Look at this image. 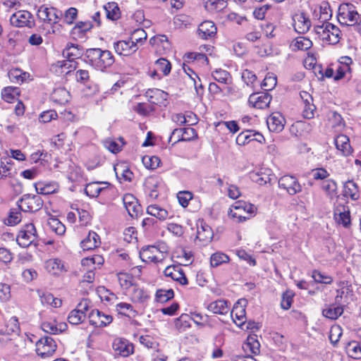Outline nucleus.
I'll return each instance as SVG.
<instances>
[{
  "label": "nucleus",
  "instance_id": "nucleus-1",
  "mask_svg": "<svg viewBox=\"0 0 361 361\" xmlns=\"http://www.w3.org/2000/svg\"><path fill=\"white\" fill-rule=\"evenodd\" d=\"M169 255V248L164 243L144 245L139 251L140 259L147 264H163L168 259Z\"/></svg>",
  "mask_w": 361,
  "mask_h": 361
},
{
  "label": "nucleus",
  "instance_id": "nucleus-2",
  "mask_svg": "<svg viewBox=\"0 0 361 361\" xmlns=\"http://www.w3.org/2000/svg\"><path fill=\"white\" fill-rule=\"evenodd\" d=\"M257 210L255 204L244 200H238L231 206L228 215L235 223H242L254 216Z\"/></svg>",
  "mask_w": 361,
  "mask_h": 361
},
{
  "label": "nucleus",
  "instance_id": "nucleus-3",
  "mask_svg": "<svg viewBox=\"0 0 361 361\" xmlns=\"http://www.w3.org/2000/svg\"><path fill=\"white\" fill-rule=\"evenodd\" d=\"M314 32L319 39L327 44L335 45L342 39V32L340 28L331 23H322L314 26Z\"/></svg>",
  "mask_w": 361,
  "mask_h": 361
},
{
  "label": "nucleus",
  "instance_id": "nucleus-4",
  "mask_svg": "<svg viewBox=\"0 0 361 361\" xmlns=\"http://www.w3.org/2000/svg\"><path fill=\"white\" fill-rule=\"evenodd\" d=\"M337 18L341 24L351 25L357 23L360 15L353 4L343 2L338 6Z\"/></svg>",
  "mask_w": 361,
  "mask_h": 361
},
{
  "label": "nucleus",
  "instance_id": "nucleus-5",
  "mask_svg": "<svg viewBox=\"0 0 361 361\" xmlns=\"http://www.w3.org/2000/svg\"><path fill=\"white\" fill-rule=\"evenodd\" d=\"M163 274L166 279H169L180 286L185 287L189 284L186 273L180 264L167 266L164 269Z\"/></svg>",
  "mask_w": 361,
  "mask_h": 361
},
{
  "label": "nucleus",
  "instance_id": "nucleus-6",
  "mask_svg": "<svg viewBox=\"0 0 361 361\" xmlns=\"http://www.w3.org/2000/svg\"><path fill=\"white\" fill-rule=\"evenodd\" d=\"M44 204L42 197L37 195L25 194L18 201V208L24 212L35 213L39 211Z\"/></svg>",
  "mask_w": 361,
  "mask_h": 361
},
{
  "label": "nucleus",
  "instance_id": "nucleus-7",
  "mask_svg": "<svg viewBox=\"0 0 361 361\" xmlns=\"http://www.w3.org/2000/svg\"><path fill=\"white\" fill-rule=\"evenodd\" d=\"M38 235L35 226L32 223H28L23 226L16 236V242L21 247H27L37 239Z\"/></svg>",
  "mask_w": 361,
  "mask_h": 361
},
{
  "label": "nucleus",
  "instance_id": "nucleus-8",
  "mask_svg": "<svg viewBox=\"0 0 361 361\" xmlns=\"http://www.w3.org/2000/svg\"><path fill=\"white\" fill-rule=\"evenodd\" d=\"M90 307V300L82 298L77 305L76 307L71 310L67 320L71 325H78L82 324L86 319L87 312Z\"/></svg>",
  "mask_w": 361,
  "mask_h": 361
},
{
  "label": "nucleus",
  "instance_id": "nucleus-9",
  "mask_svg": "<svg viewBox=\"0 0 361 361\" xmlns=\"http://www.w3.org/2000/svg\"><path fill=\"white\" fill-rule=\"evenodd\" d=\"M56 341L50 336H44L40 338L35 344V351L42 358L51 357L56 350Z\"/></svg>",
  "mask_w": 361,
  "mask_h": 361
},
{
  "label": "nucleus",
  "instance_id": "nucleus-10",
  "mask_svg": "<svg viewBox=\"0 0 361 361\" xmlns=\"http://www.w3.org/2000/svg\"><path fill=\"white\" fill-rule=\"evenodd\" d=\"M212 47L209 45H203L200 47V52H187L183 56V59L188 64L192 66H204L209 64V59L207 55L203 53V51H209Z\"/></svg>",
  "mask_w": 361,
  "mask_h": 361
},
{
  "label": "nucleus",
  "instance_id": "nucleus-11",
  "mask_svg": "<svg viewBox=\"0 0 361 361\" xmlns=\"http://www.w3.org/2000/svg\"><path fill=\"white\" fill-rule=\"evenodd\" d=\"M292 25L294 30L300 34L307 33L312 27V21L306 11H298L292 16Z\"/></svg>",
  "mask_w": 361,
  "mask_h": 361
},
{
  "label": "nucleus",
  "instance_id": "nucleus-12",
  "mask_svg": "<svg viewBox=\"0 0 361 361\" xmlns=\"http://www.w3.org/2000/svg\"><path fill=\"white\" fill-rule=\"evenodd\" d=\"M280 189L285 190L290 195H295L302 190V186L298 179L291 175H284L278 180Z\"/></svg>",
  "mask_w": 361,
  "mask_h": 361
},
{
  "label": "nucleus",
  "instance_id": "nucleus-13",
  "mask_svg": "<svg viewBox=\"0 0 361 361\" xmlns=\"http://www.w3.org/2000/svg\"><path fill=\"white\" fill-rule=\"evenodd\" d=\"M20 331V324L16 317H11L0 324V343H5L10 340L9 336L13 334H18Z\"/></svg>",
  "mask_w": 361,
  "mask_h": 361
},
{
  "label": "nucleus",
  "instance_id": "nucleus-14",
  "mask_svg": "<svg viewBox=\"0 0 361 361\" xmlns=\"http://www.w3.org/2000/svg\"><path fill=\"white\" fill-rule=\"evenodd\" d=\"M44 267L49 274L54 276H63L68 271V267L65 262L57 257L47 259Z\"/></svg>",
  "mask_w": 361,
  "mask_h": 361
},
{
  "label": "nucleus",
  "instance_id": "nucleus-15",
  "mask_svg": "<svg viewBox=\"0 0 361 361\" xmlns=\"http://www.w3.org/2000/svg\"><path fill=\"white\" fill-rule=\"evenodd\" d=\"M123 207L128 215L133 219H137L142 214V208L137 199L132 194H125L122 197Z\"/></svg>",
  "mask_w": 361,
  "mask_h": 361
},
{
  "label": "nucleus",
  "instance_id": "nucleus-16",
  "mask_svg": "<svg viewBox=\"0 0 361 361\" xmlns=\"http://www.w3.org/2000/svg\"><path fill=\"white\" fill-rule=\"evenodd\" d=\"M334 218L336 224L344 228H349L351 224L350 211L346 204L338 203L334 209Z\"/></svg>",
  "mask_w": 361,
  "mask_h": 361
},
{
  "label": "nucleus",
  "instance_id": "nucleus-17",
  "mask_svg": "<svg viewBox=\"0 0 361 361\" xmlns=\"http://www.w3.org/2000/svg\"><path fill=\"white\" fill-rule=\"evenodd\" d=\"M149 43L157 56H164L171 49V44L165 35H157L150 38Z\"/></svg>",
  "mask_w": 361,
  "mask_h": 361
},
{
  "label": "nucleus",
  "instance_id": "nucleus-18",
  "mask_svg": "<svg viewBox=\"0 0 361 361\" xmlns=\"http://www.w3.org/2000/svg\"><path fill=\"white\" fill-rule=\"evenodd\" d=\"M65 322H58L56 318L51 315H47L41 324L42 329L50 334H59L67 329Z\"/></svg>",
  "mask_w": 361,
  "mask_h": 361
},
{
  "label": "nucleus",
  "instance_id": "nucleus-19",
  "mask_svg": "<svg viewBox=\"0 0 361 361\" xmlns=\"http://www.w3.org/2000/svg\"><path fill=\"white\" fill-rule=\"evenodd\" d=\"M252 141L262 144L265 142V138L262 133L252 130H243L235 138V143L239 146H245Z\"/></svg>",
  "mask_w": 361,
  "mask_h": 361
},
{
  "label": "nucleus",
  "instance_id": "nucleus-20",
  "mask_svg": "<svg viewBox=\"0 0 361 361\" xmlns=\"http://www.w3.org/2000/svg\"><path fill=\"white\" fill-rule=\"evenodd\" d=\"M196 226V239L199 240L202 245H207L212 241L214 237L212 228L205 222L204 219H198Z\"/></svg>",
  "mask_w": 361,
  "mask_h": 361
},
{
  "label": "nucleus",
  "instance_id": "nucleus-21",
  "mask_svg": "<svg viewBox=\"0 0 361 361\" xmlns=\"http://www.w3.org/2000/svg\"><path fill=\"white\" fill-rule=\"evenodd\" d=\"M272 99L268 92L252 93L248 98L249 106L258 109H265L269 106Z\"/></svg>",
  "mask_w": 361,
  "mask_h": 361
},
{
  "label": "nucleus",
  "instance_id": "nucleus-22",
  "mask_svg": "<svg viewBox=\"0 0 361 361\" xmlns=\"http://www.w3.org/2000/svg\"><path fill=\"white\" fill-rule=\"evenodd\" d=\"M174 139L172 145L180 141H191L198 137L197 133L195 128H184L180 129H174L169 137V142Z\"/></svg>",
  "mask_w": 361,
  "mask_h": 361
},
{
  "label": "nucleus",
  "instance_id": "nucleus-23",
  "mask_svg": "<svg viewBox=\"0 0 361 361\" xmlns=\"http://www.w3.org/2000/svg\"><path fill=\"white\" fill-rule=\"evenodd\" d=\"M90 324L94 327H104L113 321V317L110 314H106L97 309L91 310L88 315Z\"/></svg>",
  "mask_w": 361,
  "mask_h": 361
},
{
  "label": "nucleus",
  "instance_id": "nucleus-24",
  "mask_svg": "<svg viewBox=\"0 0 361 361\" xmlns=\"http://www.w3.org/2000/svg\"><path fill=\"white\" fill-rule=\"evenodd\" d=\"M114 264L118 269L124 271L130 269L133 264L129 251L126 249H116L114 251Z\"/></svg>",
  "mask_w": 361,
  "mask_h": 361
},
{
  "label": "nucleus",
  "instance_id": "nucleus-25",
  "mask_svg": "<svg viewBox=\"0 0 361 361\" xmlns=\"http://www.w3.org/2000/svg\"><path fill=\"white\" fill-rule=\"evenodd\" d=\"M128 297L130 301L134 303L143 304L149 300L151 295L147 289L136 283L131 288Z\"/></svg>",
  "mask_w": 361,
  "mask_h": 361
},
{
  "label": "nucleus",
  "instance_id": "nucleus-26",
  "mask_svg": "<svg viewBox=\"0 0 361 361\" xmlns=\"http://www.w3.org/2000/svg\"><path fill=\"white\" fill-rule=\"evenodd\" d=\"M246 305H243L240 300L235 302L231 311V317L233 322L240 329H243L246 322Z\"/></svg>",
  "mask_w": 361,
  "mask_h": 361
},
{
  "label": "nucleus",
  "instance_id": "nucleus-27",
  "mask_svg": "<svg viewBox=\"0 0 361 361\" xmlns=\"http://www.w3.org/2000/svg\"><path fill=\"white\" fill-rule=\"evenodd\" d=\"M35 188L39 195H52L59 192L60 185L56 181L39 180L34 184Z\"/></svg>",
  "mask_w": 361,
  "mask_h": 361
},
{
  "label": "nucleus",
  "instance_id": "nucleus-28",
  "mask_svg": "<svg viewBox=\"0 0 361 361\" xmlns=\"http://www.w3.org/2000/svg\"><path fill=\"white\" fill-rule=\"evenodd\" d=\"M312 14L314 18L318 19L322 23H329V20L332 16V12L328 1H324L320 6L311 7Z\"/></svg>",
  "mask_w": 361,
  "mask_h": 361
},
{
  "label": "nucleus",
  "instance_id": "nucleus-29",
  "mask_svg": "<svg viewBox=\"0 0 361 361\" xmlns=\"http://www.w3.org/2000/svg\"><path fill=\"white\" fill-rule=\"evenodd\" d=\"M101 238L99 235L93 231H90L80 243V247L83 251H91L99 247L101 245Z\"/></svg>",
  "mask_w": 361,
  "mask_h": 361
},
{
  "label": "nucleus",
  "instance_id": "nucleus-30",
  "mask_svg": "<svg viewBox=\"0 0 361 361\" xmlns=\"http://www.w3.org/2000/svg\"><path fill=\"white\" fill-rule=\"evenodd\" d=\"M37 15L39 20L49 24H55L59 20L56 9L54 7H47L44 5L41 6L38 8Z\"/></svg>",
  "mask_w": 361,
  "mask_h": 361
},
{
  "label": "nucleus",
  "instance_id": "nucleus-31",
  "mask_svg": "<svg viewBox=\"0 0 361 361\" xmlns=\"http://www.w3.org/2000/svg\"><path fill=\"white\" fill-rule=\"evenodd\" d=\"M78 62L69 59L59 61L52 64V70L56 74L68 75L78 67Z\"/></svg>",
  "mask_w": 361,
  "mask_h": 361
},
{
  "label": "nucleus",
  "instance_id": "nucleus-32",
  "mask_svg": "<svg viewBox=\"0 0 361 361\" xmlns=\"http://www.w3.org/2000/svg\"><path fill=\"white\" fill-rule=\"evenodd\" d=\"M286 120L279 112L272 113L267 120V124L269 130L271 132H281L285 126Z\"/></svg>",
  "mask_w": 361,
  "mask_h": 361
},
{
  "label": "nucleus",
  "instance_id": "nucleus-33",
  "mask_svg": "<svg viewBox=\"0 0 361 361\" xmlns=\"http://www.w3.org/2000/svg\"><path fill=\"white\" fill-rule=\"evenodd\" d=\"M93 212L90 206L86 204H82L78 206V219L79 226L87 227L92 224Z\"/></svg>",
  "mask_w": 361,
  "mask_h": 361
},
{
  "label": "nucleus",
  "instance_id": "nucleus-34",
  "mask_svg": "<svg viewBox=\"0 0 361 361\" xmlns=\"http://www.w3.org/2000/svg\"><path fill=\"white\" fill-rule=\"evenodd\" d=\"M230 302L225 299H217L207 306V310L214 314L226 315L230 310Z\"/></svg>",
  "mask_w": 361,
  "mask_h": 361
},
{
  "label": "nucleus",
  "instance_id": "nucleus-35",
  "mask_svg": "<svg viewBox=\"0 0 361 361\" xmlns=\"http://www.w3.org/2000/svg\"><path fill=\"white\" fill-rule=\"evenodd\" d=\"M146 97L148 99V102L152 105L166 106L168 94L159 89H152L147 91Z\"/></svg>",
  "mask_w": 361,
  "mask_h": 361
},
{
  "label": "nucleus",
  "instance_id": "nucleus-36",
  "mask_svg": "<svg viewBox=\"0 0 361 361\" xmlns=\"http://www.w3.org/2000/svg\"><path fill=\"white\" fill-rule=\"evenodd\" d=\"M217 28L214 22L204 20L200 24L197 34L203 39H210L216 35Z\"/></svg>",
  "mask_w": 361,
  "mask_h": 361
},
{
  "label": "nucleus",
  "instance_id": "nucleus-37",
  "mask_svg": "<svg viewBox=\"0 0 361 361\" xmlns=\"http://www.w3.org/2000/svg\"><path fill=\"white\" fill-rule=\"evenodd\" d=\"M338 289L334 300L336 304H341L343 298H347L349 295H353L352 286L348 281H340L336 283Z\"/></svg>",
  "mask_w": 361,
  "mask_h": 361
},
{
  "label": "nucleus",
  "instance_id": "nucleus-38",
  "mask_svg": "<svg viewBox=\"0 0 361 361\" xmlns=\"http://www.w3.org/2000/svg\"><path fill=\"white\" fill-rule=\"evenodd\" d=\"M334 143L337 150L340 152L341 155L348 157L352 154L353 149L348 136L343 134L337 135L334 140Z\"/></svg>",
  "mask_w": 361,
  "mask_h": 361
},
{
  "label": "nucleus",
  "instance_id": "nucleus-39",
  "mask_svg": "<svg viewBox=\"0 0 361 361\" xmlns=\"http://www.w3.org/2000/svg\"><path fill=\"white\" fill-rule=\"evenodd\" d=\"M32 14L27 11H18L10 18L11 23L18 27L29 26Z\"/></svg>",
  "mask_w": 361,
  "mask_h": 361
},
{
  "label": "nucleus",
  "instance_id": "nucleus-40",
  "mask_svg": "<svg viewBox=\"0 0 361 361\" xmlns=\"http://www.w3.org/2000/svg\"><path fill=\"white\" fill-rule=\"evenodd\" d=\"M137 49V46L133 42L128 40H120L114 43V50L118 55L130 56Z\"/></svg>",
  "mask_w": 361,
  "mask_h": 361
},
{
  "label": "nucleus",
  "instance_id": "nucleus-41",
  "mask_svg": "<svg viewBox=\"0 0 361 361\" xmlns=\"http://www.w3.org/2000/svg\"><path fill=\"white\" fill-rule=\"evenodd\" d=\"M112 65L113 56L111 55V51L109 50H104L102 51L101 56L99 57V59L94 67L101 71L108 72L111 71Z\"/></svg>",
  "mask_w": 361,
  "mask_h": 361
},
{
  "label": "nucleus",
  "instance_id": "nucleus-42",
  "mask_svg": "<svg viewBox=\"0 0 361 361\" xmlns=\"http://www.w3.org/2000/svg\"><path fill=\"white\" fill-rule=\"evenodd\" d=\"M10 81L13 83L21 85L30 80V74L19 68H12L8 72Z\"/></svg>",
  "mask_w": 361,
  "mask_h": 361
},
{
  "label": "nucleus",
  "instance_id": "nucleus-43",
  "mask_svg": "<svg viewBox=\"0 0 361 361\" xmlns=\"http://www.w3.org/2000/svg\"><path fill=\"white\" fill-rule=\"evenodd\" d=\"M20 93L21 91L19 87L7 86L2 89L1 97L4 102L12 104L19 99Z\"/></svg>",
  "mask_w": 361,
  "mask_h": 361
},
{
  "label": "nucleus",
  "instance_id": "nucleus-44",
  "mask_svg": "<svg viewBox=\"0 0 361 361\" xmlns=\"http://www.w3.org/2000/svg\"><path fill=\"white\" fill-rule=\"evenodd\" d=\"M154 69L151 73V76L154 78L155 75H159L161 73L163 75H168L171 70V64L169 61L164 57H160L155 61Z\"/></svg>",
  "mask_w": 361,
  "mask_h": 361
},
{
  "label": "nucleus",
  "instance_id": "nucleus-45",
  "mask_svg": "<svg viewBox=\"0 0 361 361\" xmlns=\"http://www.w3.org/2000/svg\"><path fill=\"white\" fill-rule=\"evenodd\" d=\"M313 45L312 40L305 36H298L294 38L290 47L293 51H307Z\"/></svg>",
  "mask_w": 361,
  "mask_h": 361
},
{
  "label": "nucleus",
  "instance_id": "nucleus-46",
  "mask_svg": "<svg viewBox=\"0 0 361 361\" xmlns=\"http://www.w3.org/2000/svg\"><path fill=\"white\" fill-rule=\"evenodd\" d=\"M116 345L114 350L121 357H126L134 353V345L127 339L120 338Z\"/></svg>",
  "mask_w": 361,
  "mask_h": 361
},
{
  "label": "nucleus",
  "instance_id": "nucleus-47",
  "mask_svg": "<svg viewBox=\"0 0 361 361\" xmlns=\"http://www.w3.org/2000/svg\"><path fill=\"white\" fill-rule=\"evenodd\" d=\"M343 313V307L341 304H330L323 309L324 317L331 320L337 319Z\"/></svg>",
  "mask_w": 361,
  "mask_h": 361
},
{
  "label": "nucleus",
  "instance_id": "nucleus-48",
  "mask_svg": "<svg viewBox=\"0 0 361 361\" xmlns=\"http://www.w3.org/2000/svg\"><path fill=\"white\" fill-rule=\"evenodd\" d=\"M114 173L118 181L121 183L130 182L134 177L133 173L126 166H114Z\"/></svg>",
  "mask_w": 361,
  "mask_h": 361
},
{
  "label": "nucleus",
  "instance_id": "nucleus-49",
  "mask_svg": "<svg viewBox=\"0 0 361 361\" xmlns=\"http://www.w3.org/2000/svg\"><path fill=\"white\" fill-rule=\"evenodd\" d=\"M128 22L126 23L124 30L126 32H131L135 27H139L145 20L144 11L142 10H137L131 16L130 19L126 20Z\"/></svg>",
  "mask_w": 361,
  "mask_h": 361
},
{
  "label": "nucleus",
  "instance_id": "nucleus-50",
  "mask_svg": "<svg viewBox=\"0 0 361 361\" xmlns=\"http://www.w3.org/2000/svg\"><path fill=\"white\" fill-rule=\"evenodd\" d=\"M343 195L353 200H357L360 197L358 185L353 180H348L343 184Z\"/></svg>",
  "mask_w": 361,
  "mask_h": 361
},
{
  "label": "nucleus",
  "instance_id": "nucleus-51",
  "mask_svg": "<svg viewBox=\"0 0 361 361\" xmlns=\"http://www.w3.org/2000/svg\"><path fill=\"white\" fill-rule=\"evenodd\" d=\"M92 27L91 22H79L71 30V35L75 39H84L87 32Z\"/></svg>",
  "mask_w": 361,
  "mask_h": 361
},
{
  "label": "nucleus",
  "instance_id": "nucleus-52",
  "mask_svg": "<svg viewBox=\"0 0 361 361\" xmlns=\"http://www.w3.org/2000/svg\"><path fill=\"white\" fill-rule=\"evenodd\" d=\"M82 55V49L78 44L73 43L67 44L66 48L63 50V56L67 59L75 61Z\"/></svg>",
  "mask_w": 361,
  "mask_h": 361
},
{
  "label": "nucleus",
  "instance_id": "nucleus-53",
  "mask_svg": "<svg viewBox=\"0 0 361 361\" xmlns=\"http://www.w3.org/2000/svg\"><path fill=\"white\" fill-rule=\"evenodd\" d=\"M146 212L147 214L154 216L160 221H165L169 217L168 211L156 204L147 206Z\"/></svg>",
  "mask_w": 361,
  "mask_h": 361
},
{
  "label": "nucleus",
  "instance_id": "nucleus-54",
  "mask_svg": "<svg viewBox=\"0 0 361 361\" xmlns=\"http://www.w3.org/2000/svg\"><path fill=\"white\" fill-rule=\"evenodd\" d=\"M117 277L121 288L124 290L132 288L136 284L133 276L130 274L119 271L117 274Z\"/></svg>",
  "mask_w": 361,
  "mask_h": 361
},
{
  "label": "nucleus",
  "instance_id": "nucleus-55",
  "mask_svg": "<svg viewBox=\"0 0 361 361\" xmlns=\"http://www.w3.org/2000/svg\"><path fill=\"white\" fill-rule=\"evenodd\" d=\"M51 98L53 102L62 105L69 101L70 94L65 88L59 87L53 91Z\"/></svg>",
  "mask_w": 361,
  "mask_h": 361
},
{
  "label": "nucleus",
  "instance_id": "nucleus-56",
  "mask_svg": "<svg viewBox=\"0 0 361 361\" xmlns=\"http://www.w3.org/2000/svg\"><path fill=\"white\" fill-rule=\"evenodd\" d=\"M245 352L250 353L252 355H257L260 353V343L255 338V336H249L243 345Z\"/></svg>",
  "mask_w": 361,
  "mask_h": 361
},
{
  "label": "nucleus",
  "instance_id": "nucleus-57",
  "mask_svg": "<svg viewBox=\"0 0 361 361\" xmlns=\"http://www.w3.org/2000/svg\"><path fill=\"white\" fill-rule=\"evenodd\" d=\"M47 225L51 231L58 235H63L66 233L65 225L57 218L51 216L48 219Z\"/></svg>",
  "mask_w": 361,
  "mask_h": 361
},
{
  "label": "nucleus",
  "instance_id": "nucleus-58",
  "mask_svg": "<svg viewBox=\"0 0 361 361\" xmlns=\"http://www.w3.org/2000/svg\"><path fill=\"white\" fill-rule=\"evenodd\" d=\"M345 352L347 355L355 360H358L361 358V346L360 344L356 341H349L345 347Z\"/></svg>",
  "mask_w": 361,
  "mask_h": 361
},
{
  "label": "nucleus",
  "instance_id": "nucleus-59",
  "mask_svg": "<svg viewBox=\"0 0 361 361\" xmlns=\"http://www.w3.org/2000/svg\"><path fill=\"white\" fill-rule=\"evenodd\" d=\"M209 262L210 266L215 268L223 264L228 263L230 262V257L223 252L217 251L211 255Z\"/></svg>",
  "mask_w": 361,
  "mask_h": 361
},
{
  "label": "nucleus",
  "instance_id": "nucleus-60",
  "mask_svg": "<svg viewBox=\"0 0 361 361\" xmlns=\"http://www.w3.org/2000/svg\"><path fill=\"white\" fill-rule=\"evenodd\" d=\"M321 188L326 195L330 198H333L337 195L338 185L334 179L327 178L323 181Z\"/></svg>",
  "mask_w": 361,
  "mask_h": 361
},
{
  "label": "nucleus",
  "instance_id": "nucleus-61",
  "mask_svg": "<svg viewBox=\"0 0 361 361\" xmlns=\"http://www.w3.org/2000/svg\"><path fill=\"white\" fill-rule=\"evenodd\" d=\"M343 335V329L338 324L332 325L330 328L329 339L333 347L338 346V341Z\"/></svg>",
  "mask_w": 361,
  "mask_h": 361
},
{
  "label": "nucleus",
  "instance_id": "nucleus-62",
  "mask_svg": "<svg viewBox=\"0 0 361 361\" xmlns=\"http://www.w3.org/2000/svg\"><path fill=\"white\" fill-rule=\"evenodd\" d=\"M175 293L173 289H157L155 293V301L165 303L174 298Z\"/></svg>",
  "mask_w": 361,
  "mask_h": 361
},
{
  "label": "nucleus",
  "instance_id": "nucleus-63",
  "mask_svg": "<svg viewBox=\"0 0 361 361\" xmlns=\"http://www.w3.org/2000/svg\"><path fill=\"white\" fill-rule=\"evenodd\" d=\"M116 310L118 314L127 317H135L137 312L134 310L133 305L128 302H119L116 305Z\"/></svg>",
  "mask_w": 361,
  "mask_h": 361
},
{
  "label": "nucleus",
  "instance_id": "nucleus-64",
  "mask_svg": "<svg viewBox=\"0 0 361 361\" xmlns=\"http://www.w3.org/2000/svg\"><path fill=\"white\" fill-rule=\"evenodd\" d=\"M277 84L276 75L272 73H268L261 83V87L266 92L272 90Z\"/></svg>",
  "mask_w": 361,
  "mask_h": 361
}]
</instances>
